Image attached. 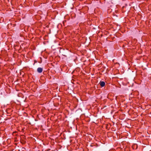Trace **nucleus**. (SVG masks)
Returning <instances> with one entry per match:
<instances>
[{"label":"nucleus","mask_w":151,"mask_h":151,"mask_svg":"<svg viewBox=\"0 0 151 151\" xmlns=\"http://www.w3.org/2000/svg\"><path fill=\"white\" fill-rule=\"evenodd\" d=\"M37 71L39 73H41L43 71V69L41 68H38L37 69Z\"/></svg>","instance_id":"1"},{"label":"nucleus","mask_w":151,"mask_h":151,"mask_svg":"<svg viewBox=\"0 0 151 151\" xmlns=\"http://www.w3.org/2000/svg\"><path fill=\"white\" fill-rule=\"evenodd\" d=\"M105 83L104 81H101L100 83V84L101 86L104 87L105 85Z\"/></svg>","instance_id":"2"}]
</instances>
